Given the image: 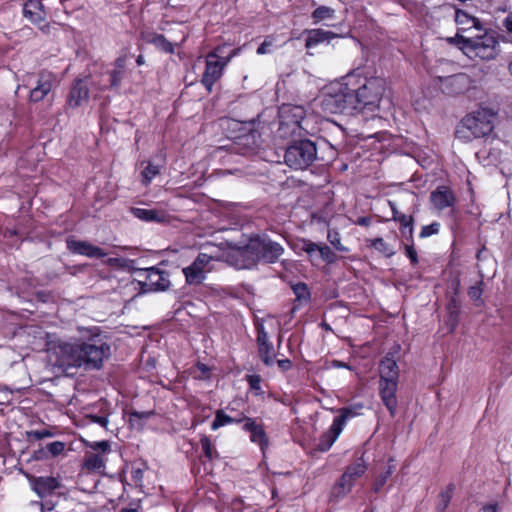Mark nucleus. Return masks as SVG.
<instances>
[{
	"mask_svg": "<svg viewBox=\"0 0 512 512\" xmlns=\"http://www.w3.org/2000/svg\"><path fill=\"white\" fill-rule=\"evenodd\" d=\"M129 213L140 221L146 223H163L167 218L164 211L157 209L130 207Z\"/></svg>",
	"mask_w": 512,
	"mask_h": 512,
	"instance_id": "obj_24",
	"label": "nucleus"
},
{
	"mask_svg": "<svg viewBox=\"0 0 512 512\" xmlns=\"http://www.w3.org/2000/svg\"><path fill=\"white\" fill-rule=\"evenodd\" d=\"M317 148L309 139L294 140L285 150L284 161L293 169H304L316 158Z\"/></svg>",
	"mask_w": 512,
	"mask_h": 512,
	"instance_id": "obj_7",
	"label": "nucleus"
},
{
	"mask_svg": "<svg viewBox=\"0 0 512 512\" xmlns=\"http://www.w3.org/2000/svg\"><path fill=\"white\" fill-rule=\"evenodd\" d=\"M329 411L335 413V415L328 431L325 434H322V452H325L332 447L342 433L347 420L357 415L352 408L348 407L337 410L330 409Z\"/></svg>",
	"mask_w": 512,
	"mask_h": 512,
	"instance_id": "obj_11",
	"label": "nucleus"
},
{
	"mask_svg": "<svg viewBox=\"0 0 512 512\" xmlns=\"http://www.w3.org/2000/svg\"><path fill=\"white\" fill-rule=\"evenodd\" d=\"M305 47L309 50L320 43V28L306 30Z\"/></svg>",
	"mask_w": 512,
	"mask_h": 512,
	"instance_id": "obj_39",
	"label": "nucleus"
},
{
	"mask_svg": "<svg viewBox=\"0 0 512 512\" xmlns=\"http://www.w3.org/2000/svg\"><path fill=\"white\" fill-rule=\"evenodd\" d=\"M472 36L456 35L460 48L469 57L482 60L494 59L498 53V40L493 31L482 30Z\"/></svg>",
	"mask_w": 512,
	"mask_h": 512,
	"instance_id": "obj_5",
	"label": "nucleus"
},
{
	"mask_svg": "<svg viewBox=\"0 0 512 512\" xmlns=\"http://www.w3.org/2000/svg\"><path fill=\"white\" fill-rule=\"evenodd\" d=\"M389 206L392 210V219L400 224V226L408 227V237L412 240V235L414 233L413 222L414 219L410 215H406L398 211L395 203L389 201Z\"/></svg>",
	"mask_w": 512,
	"mask_h": 512,
	"instance_id": "obj_27",
	"label": "nucleus"
},
{
	"mask_svg": "<svg viewBox=\"0 0 512 512\" xmlns=\"http://www.w3.org/2000/svg\"><path fill=\"white\" fill-rule=\"evenodd\" d=\"M277 365L282 371H287L291 369L292 362L289 359H281L277 361Z\"/></svg>",
	"mask_w": 512,
	"mask_h": 512,
	"instance_id": "obj_55",
	"label": "nucleus"
},
{
	"mask_svg": "<svg viewBox=\"0 0 512 512\" xmlns=\"http://www.w3.org/2000/svg\"><path fill=\"white\" fill-rule=\"evenodd\" d=\"M395 470V465L393 464V460L391 459L388 463L387 470L384 472L388 477H390Z\"/></svg>",
	"mask_w": 512,
	"mask_h": 512,
	"instance_id": "obj_59",
	"label": "nucleus"
},
{
	"mask_svg": "<svg viewBox=\"0 0 512 512\" xmlns=\"http://www.w3.org/2000/svg\"><path fill=\"white\" fill-rule=\"evenodd\" d=\"M255 329L257 332L256 342L258 347V355L261 361L268 367L274 364V346L269 341L268 333L262 320L255 321Z\"/></svg>",
	"mask_w": 512,
	"mask_h": 512,
	"instance_id": "obj_15",
	"label": "nucleus"
},
{
	"mask_svg": "<svg viewBox=\"0 0 512 512\" xmlns=\"http://www.w3.org/2000/svg\"><path fill=\"white\" fill-rule=\"evenodd\" d=\"M127 56H119L114 62V69L125 72Z\"/></svg>",
	"mask_w": 512,
	"mask_h": 512,
	"instance_id": "obj_54",
	"label": "nucleus"
},
{
	"mask_svg": "<svg viewBox=\"0 0 512 512\" xmlns=\"http://www.w3.org/2000/svg\"><path fill=\"white\" fill-rule=\"evenodd\" d=\"M41 32L44 34H48L50 32V25L46 22V20L43 23L35 24Z\"/></svg>",
	"mask_w": 512,
	"mask_h": 512,
	"instance_id": "obj_56",
	"label": "nucleus"
},
{
	"mask_svg": "<svg viewBox=\"0 0 512 512\" xmlns=\"http://www.w3.org/2000/svg\"><path fill=\"white\" fill-rule=\"evenodd\" d=\"M322 42L329 41L334 35L330 31H323L321 33Z\"/></svg>",
	"mask_w": 512,
	"mask_h": 512,
	"instance_id": "obj_60",
	"label": "nucleus"
},
{
	"mask_svg": "<svg viewBox=\"0 0 512 512\" xmlns=\"http://www.w3.org/2000/svg\"><path fill=\"white\" fill-rule=\"evenodd\" d=\"M123 71L120 70H111L109 72V83L110 87L114 89H118L122 83L123 77H124Z\"/></svg>",
	"mask_w": 512,
	"mask_h": 512,
	"instance_id": "obj_41",
	"label": "nucleus"
},
{
	"mask_svg": "<svg viewBox=\"0 0 512 512\" xmlns=\"http://www.w3.org/2000/svg\"><path fill=\"white\" fill-rule=\"evenodd\" d=\"M405 254L409 258L411 264L413 266L418 264V255L417 251L414 247V240H410L407 244H405Z\"/></svg>",
	"mask_w": 512,
	"mask_h": 512,
	"instance_id": "obj_44",
	"label": "nucleus"
},
{
	"mask_svg": "<svg viewBox=\"0 0 512 512\" xmlns=\"http://www.w3.org/2000/svg\"><path fill=\"white\" fill-rule=\"evenodd\" d=\"M455 20L457 23L459 24H469L471 23V25L473 27H475V29L477 31H481V28L478 27V19L474 18V17H471L468 13L462 11V10H457L456 11V14H455Z\"/></svg>",
	"mask_w": 512,
	"mask_h": 512,
	"instance_id": "obj_37",
	"label": "nucleus"
},
{
	"mask_svg": "<svg viewBox=\"0 0 512 512\" xmlns=\"http://www.w3.org/2000/svg\"><path fill=\"white\" fill-rule=\"evenodd\" d=\"M368 241L370 247L379 251L388 258L392 257L395 254V251L381 237H377Z\"/></svg>",
	"mask_w": 512,
	"mask_h": 512,
	"instance_id": "obj_33",
	"label": "nucleus"
},
{
	"mask_svg": "<svg viewBox=\"0 0 512 512\" xmlns=\"http://www.w3.org/2000/svg\"><path fill=\"white\" fill-rule=\"evenodd\" d=\"M367 470V465L363 458L357 459L356 462L349 465L339 481L333 486L331 496L340 498L351 491L356 480L360 478Z\"/></svg>",
	"mask_w": 512,
	"mask_h": 512,
	"instance_id": "obj_12",
	"label": "nucleus"
},
{
	"mask_svg": "<svg viewBox=\"0 0 512 512\" xmlns=\"http://www.w3.org/2000/svg\"><path fill=\"white\" fill-rule=\"evenodd\" d=\"M242 430L249 433L250 442L258 445L262 455L265 456L266 450L269 447V437L263 423L256 418H247L242 425Z\"/></svg>",
	"mask_w": 512,
	"mask_h": 512,
	"instance_id": "obj_16",
	"label": "nucleus"
},
{
	"mask_svg": "<svg viewBox=\"0 0 512 512\" xmlns=\"http://www.w3.org/2000/svg\"><path fill=\"white\" fill-rule=\"evenodd\" d=\"M90 447L95 450V451H101V452H106L109 450V442L106 441V440H102V441H95L93 442Z\"/></svg>",
	"mask_w": 512,
	"mask_h": 512,
	"instance_id": "obj_51",
	"label": "nucleus"
},
{
	"mask_svg": "<svg viewBox=\"0 0 512 512\" xmlns=\"http://www.w3.org/2000/svg\"><path fill=\"white\" fill-rule=\"evenodd\" d=\"M371 223V219L369 217H359L357 219V224L360 226H369Z\"/></svg>",
	"mask_w": 512,
	"mask_h": 512,
	"instance_id": "obj_58",
	"label": "nucleus"
},
{
	"mask_svg": "<svg viewBox=\"0 0 512 512\" xmlns=\"http://www.w3.org/2000/svg\"><path fill=\"white\" fill-rule=\"evenodd\" d=\"M84 467L88 470L99 471L105 467V463L99 454H91L86 456Z\"/></svg>",
	"mask_w": 512,
	"mask_h": 512,
	"instance_id": "obj_35",
	"label": "nucleus"
},
{
	"mask_svg": "<svg viewBox=\"0 0 512 512\" xmlns=\"http://www.w3.org/2000/svg\"><path fill=\"white\" fill-rule=\"evenodd\" d=\"M155 415L154 410L149 411H131L129 413V422L132 426L142 428L147 420Z\"/></svg>",
	"mask_w": 512,
	"mask_h": 512,
	"instance_id": "obj_29",
	"label": "nucleus"
},
{
	"mask_svg": "<svg viewBox=\"0 0 512 512\" xmlns=\"http://www.w3.org/2000/svg\"><path fill=\"white\" fill-rule=\"evenodd\" d=\"M336 259L335 254L330 250L329 247L322 245V260L332 263Z\"/></svg>",
	"mask_w": 512,
	"mask_h": 512,
	"instance_id": "obj_53",
	"label": "nucleus"
},
{
	"mask_svg": "<svg viewBox=\"0 0 512 512\" xmlns=\"http://www.w3.org/2000/svg\"><path fill=\"white\" fill-rule=\"evenodd\" d=\"M54 75L48 71H41L37 75L36 85L29 92V100L38 103L47 97L53 87Z\"/></svg>",
	"mask_w": 512,
	"mask_h": 512,
	"instance_id": "obj_20",
	"label": "nucleus"
},
{
	"mask_svg": "<svg viewBox=\"0 0 512 512\" xmlns=\"http://www.w3.org/2000/svg\"><path fill=\"white\" fill-rule=\"evenodd\" d=\"M441 90L451 96L462 94L470 87V78L464 73L438 77Z\"/></svg>",
	"mask_w": 512,
	"mask_h": 512,
	"instance_id": "obj_18",
	"label": "nucleus"
},
{
	"mask_svg": "<svg viewBox=\"0 0 512 512\" xmlns=\"http://www.w3.org/2000/svg\"><path fill=\"white\" fill-rule=\"evenodd\" d=\"M483 281L480 280L476 285L474 286H471L469 289H468V296L471 300L473 301H479L481 300V296H482V293H483Z\"/></svg>",
	"mask_w": 512,
	"mask_h": 512,
	"instance_id": "obj_45",
	"label": "nucleus"
},
{
	"mask_svg": "<svg viewBox=\"0 0 512 512\" xmlns=\"http://www.w3.org/2000/svg\"><path fill=\"white\" fill-rule=\"evenodd\" d=\"M384 91L383 78L368 79L354 71L322 88V109L330 113L374 111L379 107Z\"/></svg>",
	"mask_w": 512,
	"mask_h": 512,
	"instance_id": "obj_1",
	"label": "nucleus"
},
{
	"mask_svg": "<svg viewBox=\"0 0 512 512\" xmlns=\"http://www.w3.org/2000/svg\"><path fill=\"white\" fill-rule=\"evenodd\" d=\"M320 15V7L315 8L314 11L312 12V16L315 19V22H318L320 20Z\"/></svg>",
	"mask_w": 512,
	"mask_h": 512,
	"instance_id": "obj_63",
	"label": "nucleus"
},
{
	"mask_svg": "<svg viewBox=\"0 0 512 512\" xmlns=\"http://www.w3.org/2000/svg\"><path fill=\"white\" fill-rule=\"evenodd\" d=\"M430 201L433 207L437 210H444L455 205V195L446 186H439L436 190L431 192Z\"/></svg>",
	"mask_w": 512,
	"mask_h": 512,
	"instance_id": "obj_21",
	"label": "nucleus"
},
{
	"mask_svg": "<svg viewBox=\"0 0 512 512\" xmlns=\"http://www.w3.org/2000/svg\"><path fill=\"white\" fill-rule=\"evenodd\" d=\"M291 289L295 295V300L293 302L292 308L290 310L291 316L306 307L311 300V293L309 287L304 282H297L291 285Z\"/></svg>",
	"mask_w": 512,
	"mask_h": 512,
	"instance_id": "obj_23",
	"label": "nucleus"
},
{
	"mask_svg": "<svg viewBox=\"0 0 512 512\" xmlns=\"http://www.w3.org/2000/svg\"><path fill=\"white\" fill-rule=\"evenodd\" d=\"M379 396L391 417H395L398 407L397 390L399 367L393 354L388 353L379 363Z\"/></svg>",
	"mask_w": 512,
	"mask_h": 512,
	"instance_id": "obj_3",
	"label": "nucleus"
},
{
	"mask_svg": "<svg viewBox=\"0 0 512 512\" xmlns=\"http://www.w3.org/2000/svg\"><path fill=\"white\" fill-rule=\"evenodd\" d=\"M89 77L76 78L70 87L66 103L72 108H78L86 103L89 99Z\"/></svg>",
	"mask_w": 512,
	"mask_h": 512,
	"instance_id": "obj_17",
	"label": "nucleus"
},
{
	"mask_svg": "<svg viewBox=\"0 0 512 512\" xmlns=\"http://www.w3.org/2000/svg\"><path fill=\"white\" fill-rule=\"evenodd\" d=\"M149 42L165 53H174L173 43L170 42L163 34H154Z\"/></svg>",
	"mask_w": 512,
	"mask_h": 512,
	"instance_id": "obj_31",
	"label": "nucleus"
},
{
	"mask_svg": "<svg viewBox=\"0 0 512 512\" xmlns=\"http://www.w3.org/2000/svg\"><path fill=\"white\" fill-rule=\"evenodd\" d=\"M302 250L312 257L314 254L320 253V244L311 241H304Z\"/></svg>",
	"mask_w": 512,
	"mask_h": 512,
	"instance_id": "obj_46",
	"label": "nucleus"
},
{
	"mask_svg": "<svg viewBox=\"0 0 512 512\" xmlns=\"http://www.w3.org/2000/svg\"><path fill=\"white\" fill-rule=\"evenodd\" d=\"M272 40L265 39L257 48L258 55H264L271 52Z\"/></svg>",
	"mask_w": 512,
	"mask_h": 512,
	"instance_id": "obj_48",
	"label": "nucleus"
},
{
	"mask_svg": "<svg viewBox=\"0 0 512 512\" xmlns=\"http://www.w3.org/2000/svg\"><path fill=\"white\" fill-rule=\"evenodd\" d=\"M246 380L249 388L254 392L255 395H262L264 392L261 387V376L258 374L246 375Z\"/></svg>",
	"mask_w": 512,
	"mask_h": 512,
	"instance_id": "obj_38",
	"label": "nucleus"
},
{
	"mask_svg": "<svg viewBox=\"0 0 512 512\" xmlns=\"http://www.w3.org/2000/svg\"><path fill=\"white\" fill-rule=\"evenodd\" d=\"M89 419L91 420L92 423L98 424L104 428H106L109 423L108 416L104 415H90Z\"/></svg>",
	"mask_w": 512,
	"mask_h": 512,
	"instance_id": "obj_47",
	"label": "nucleus"
},
{
	"mask_svg": "<svg viewBox=\"0 0 512 512\" xmlns=\"http://www.w3.org/2000/svg\"><path fill=\"white\" fill-rule=\"evenodd\" d=\"M57 355L61 366L100 370L111 355V346L99 335H93L86 340L59 343Z\"/></svg>",
	"mask_w": 512,
	"mask_h": 512,
	"instance_id": "obj_2",
	"label": "nucleus"
},
{
	"mask_svg": "<svg viewBox=\"0 0 512 512\" xmlns=\"http://www.w3.org/2000/svg\"><path fill=\"white\" fill-rule=\"evenodd\" d=\"M332 10L330 8L322 6V19L330 17Z\"/></svg>",
	"mask_w": 512,
	"mask_h": 512,
	"instance_id": "obj_62",
	"label": "nucleus"
},
{
	"mask_svg": "<svg viewBox=\"0 0 512 512\" xmlns=\"http://www.w3.org/2000/svg\"><path fill=\"white\" fill-rule=\"evenodd\" d=\"M201 449L203 451L204 456L209 460L212 461L215 458L219 457V453L217 452L216 448L211 442V439L203 435L200 439Z\"/></svg>",
	"mask_w": 512,
	"mask_h": 512,
	"instance_id": "obj_34",
	"label": "nucleus"
},
{
	"mask_svg": "<svg viewBox=\"0 0 512 512\" xmlns=\"http://www.w3.org/2000/svg\"><path fill=\"white\" fill-rule=\"evenodd\" d=\"M506 29L512 33V16H508L504 21Z\"/></svg>",
	"mask_w": 512,
	"mask_h": 512,
	"instance_id": "obj_61",
	"label": "nucleus"
},
{
	"mask_svg": "<svg viewBox=\"0 0 512 512\" xmlns=\"http://www.w3.org/2000/svg\"><path fill=\"white\" fill-rule=\"evenodd\" d=\"M279 121L301 125L305 111L301 106L284 104L279 108Z\"/></svg>",
	"mask_w": 512,
	"mask_h": 512,
	"instance_id": "obj_25",
	"label": "nucleus"
},
{
	"mask_svg": "<svg viewBox=\"0 0 512 512\" xmlns=\"http://www.w3.org/2000/svg\"><path fill=\"white\" fill-rule=\"evenodd\" d=\"M162 168L161 164H155L152 161H148L147 165L141 172L142 183L147 186L152 180L160 173Z\"/></svg>",
	"mask_w": 512,
	"mask_h": 512,
	"instance_id": "obj_30",
	"label": "nucleus"
},
{
	"mask_svg": "<svg viewBox=\"0 0 512 512\" xmlns=\"http://www.w3.org/2000/svg\"><path fill=\"white\" fill-rule=\"evenodd\" d=\"M226 64L227 61L215 53L208 54L201 83L209 93L212 92L214 84L222 77Z\"/></svg>",
	"mask_w": 512,
	"mask_h": 512,
	"instance_id": "obj_14",
	"label": "nucleus"
},
{
	"mask_svg": "<svg viewBox=\"0 0 512 512\" xmlns=\"http://www.w3.org/2000/svg\"><path fill=\"white\" fill-rule=\"evenodd\" d=\"M302 135V126L294 123H286L279 121V126L276 131V136L280 139H292Z\"/></svg>",
	"mask_w": 512,
	"mask_h": 512,
	"instance_id": "obj_26",
	"label": "nucleus"
},
{
	"mask_svg": "<svg viewBox=\"0 0 512 512\" xmlns=\"http://www.w3.org/2000/svg\"><path fill=\"white\" fill-rule=\"evenodd\" d=\"M46 11L41 0H27L23 5V16L32 24H40L46 20Z\"/></svg>",
	"mask_w": 512,
	"mask_h": 512,
	"instance_id": "obj_22",
	"label": "nucleus"
},
{
	"mask_svg": "<svg viewBox=\"0 0 512 512\" xmlns=\"http://www.w3.org/2000/svg\"><path fill=\"white\" fill-rule=\"evenodd\" d=\"M327 240L337 251H347L346 247L341 244L340 234L337 231L329 230L327 234Z\"/></svg>",
	"mask_w": 512,
	"mask_h": 512,
	"instance_id": "obj_40",
	"label": "nucleus"
},
{
	"mask_svg": "<svg viewBox=\"0 0 512 512\" xmlns=\"http://www.w3.org/2000/svg\"><path fill=\"white\" fill-rule=\"evenodd\" d=\"M496 113L492 109L480 108L468 113L460 122L456 136L464 142L488 136L494 129Z\"/></svg>",
	"mask_w": 512,
	"mask_h": 512,
	"instance_id": "obj_4",
	"label": "nucleus"
},
{
	"mask_svg": "<svg viewBox=\"0 0 512 512\" xmlns=\"http://www.w3.org/2000/svg\"><path fill=\"white\" fill-rule=\"evenodd\" d=\"M139 293L163 292L170 287L169 272L161 268V264L137 270Z\"/></svg>",
	"mask_w": 512,
	"mask_h": 512,
	"instance_id": "obj_8",
	"label": "nucleus"
},
{
	"mask_svg": "<svg viewBox=\"0 0 512 512\" xmlns=\"http://www.w3.org/2000/svg\"><path fill=\"white\" fill-rule=\"evenodd\" d=\"M31 490L41 499V511H52L57 506L64 488L61 481L53 476H29Z\"/></svg>",
	"mask_w": 512,
	"mask_h": 512,
	"instance_id": "obj_6",
	"label": "nucleus"
},
{
	"mask_svg": "<svg viewBox=\"0 0 512 512\" xmlns=\"http://www.w3.org/2000/svg\"><path fill=\"white\" fill-rule=\"evenodd\" d=\"M212 257L206 253H199L194 261L187 267H184L182 272L185 276L186 283L189 285H199L206 279V274L209 271L208 264Z\"/></svg>",
	"mask_w": 512,
	"mask_h": 512,
	"instance_id": "obj_13",
	"label": "nucleus"
},
{
	"mask_svg": "<svg viewBox=\"0 0 512 512\" xmlns=\"http://www.w3.org/2000/svg\"><path fill=\"white\" fill-rule=\"evenodd\" d=\"M66 247L68 251L74 255L86 256L88 258H103L106 256L104 250L95 246L88 241L77 240L70 236L66 239Z\"/></svg>",
	"mask_w": 512,
	"mask_h": 512,
	"instance_id": "obj_19",
	"label": "nucleus"
},
{
	"mask_svg": "<svg viewBox=\"0 0 512 512\" xmlns=\"http://www.w3.org/2000/svg\"><path fill=\"white\" fill-rule=\"evenodd\" d=\"M251 247L252 237L243 246L230 245L229 250L225 253L226 263L237 270L253 269L258 263L255 251Z\"/></svg>",
	"mask_w": 512,
	"mask_h": 512,
	"instance_id": "obj_9",
	"label": "nucleus"
},
{
	"mask_svg": "<svg viewBox=\"0 0 512 512\" xmlns=\"http://www.w3.org/2000/svg\"><path fill=\"white\" fill-rule=\"evenodd\" d=\"M197 367L203 373H207L210 371L209 367L204 363H198Z\"/></svg>",
	"mask_w": 512,
	"mask_h": 512,
	"instance_id": "obj_64",
	"label": "nucleus"
},
{
	"mask_svg": "<svg viewBox=\"0 0 512 512\" xmlns=\"http://www.w3.org/2000/svg\"><path fill=\"white\" fill-rule=\"evenodd\" d=\"M143 476H144V471L143 469L141 468H136V467H133L132 470H131V477H132V480L136 483V484H140L142 483L143 481Z\"/></svg>",
	"mask_w": 512,
	"mask_h": 512,
	"instance_id": "obj_52",
	"label": "nucleus"
},
{
	"mask_svg": "<svg viewBox=\"0 0 512 512\" xmlns=\"http://www.w3.org/2000/svg\"><path fill=\"white\" fill-rule=\"evenodd\" d=\"M252 250L257 256V263L273 264L278 261L284 252V248L278 243L271 240L268 236L254 235L252 236Z\"/></svg>",
	"mask_w": 512,
	"mask_h": 512,
	"instance_id": "obj_10",
	"label": "nucleus"
},
{
	"mask_svg": "<svg viewBox=\"0 0 512 512\" xmlns=\"http://www.w3.org/2000/svg\"><path fill=\"white\" fill-rule=\"evenodd\" d=\"M447 311L449 313V321L453 330L457 325L459 316V304L455 298H452L447 304Z\"/></svg>",
	"mask_w": 512,
	"mask_h": 512,
	"instance_id": "obj_36",
	"label": "nucleus"
},
{
	"mask_svg": "<svg viewBox=\"0 0 512 512\" xmlns=\"http://www.w3.org/2000/svg\"><path fill=\"white\" fill-rule=\"evenodd\" d=\"M440 230V224L438 222H433L429 225H425L422 227L419 237L420 238H427L432 235L438 234Z\"/></svg>",
	"mask_w": 512,
	"mask_h": 512,
	"instance_id": "obj_43",
	"label": "nucleus"
},
{
	"mask_svg": "<svg viewBox=\"0 0 512 512\" xmlns=\"http://www.w3.org/2000/svg\"><path fill=\"white\" fill-rule=\"evenodd\" d=\"M479 512H497V504H488L481 508Z\"/></svg>",
	"mask_w": 512,
	"mask_h": 512,
	"instance_id": "obj_57",
	"label": "nucleus"
},
{
	"mask_svg": "<svg viewBox=\"0 0 512 512\" xmlns=\"http://www.w3.org/2000/svg\"><path fill=\"white\" fill-rule=\"evenodd\" d=\"M453 486L449 485L445 490L441 491L439 494V505L441 506V510H445L452 498Z\"/></svg>",
	"mask_w": 512,
	"mask_h": 512,
	"instance_id": "obj_42",
	"label": "nucleus"
},
{
	"mask_svg": "<svg viewBox=\"0 0 512 512\" xmlns=\"http://www.w3.org/2000/svg\"><path fill=\"white\" fill-rule=\"evenodd\" d=\"M234 423V417L229 416L224 412V410L219 409L215 412L214 420L211 423V429L213 431L218 430L219 428L233 424Z\"/></svg>",
	"mask_w": 512,
	"mask_h": 512,
	"instance_id": "obj_32",
	"label": "nucleus"
},
{
	"mask_svg": "<svg viewBox=\"0 0 512 512\" xmlns=\"http://www.w3.org/2000/svg\"><path fill=\"white\" fill-rule=\"evenodd\" d=\"M30 436L34 437L36 440H41L44 438L52 437L53 433L47 429L42 430H34L29 433Z\"/></svg>",
	"mask_w": 512,
	"mask_h": 512,
	"instance_id": "obj_49",
	"label": "nucleus"
},
{
	"mask_svg": "<svg viewBox=\"0 0 512 512\" xmlns=\"http://www.w3.org/2000/svg\"><path fill=\"white\" fill-rule=\"evenodd\" d=\"M388 478L389 477L385 473L379 475L374 482V486H373L374 491L379 492L386 484Z\"/></svg>",
	"mask_w": 512,
	"mask_h": 512,
	"instance_id": "obj_50",
	"label": "nucleus"
},
{
	"mask_svg": "<svg viewBox=\"0 0 512 512\" xmlns=\"http://www.w3.org/2000/svg\"><path fill=\"white\" fill-rule=\"evenodd\" d=\"M65 449V444L62 441H53L46 445L45 448L35 451L36 459H43L47 457V453L53 457L60 455Z\"/></svg>",
	"mask_w": 512,
	"mask_h": 512,
	"instance_id": "obj_28",
	"label": "nucleus"
}]
</instances>
